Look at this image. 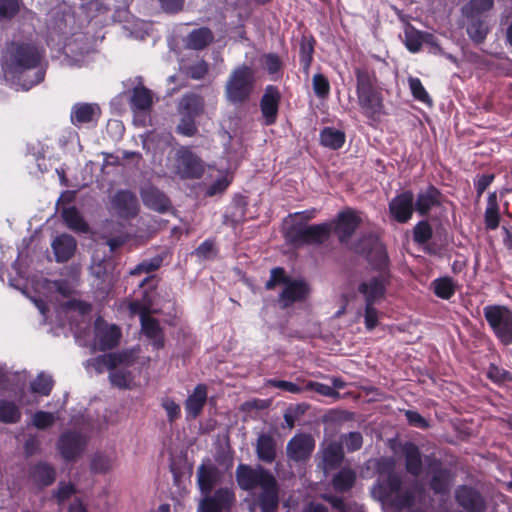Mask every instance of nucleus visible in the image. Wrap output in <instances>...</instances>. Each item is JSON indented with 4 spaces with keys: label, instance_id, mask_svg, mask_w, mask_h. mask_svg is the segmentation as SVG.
<instances>
[{
    "label": "nucleus",
    "instance_id": "nucleus-1",
    "mask_svg": "<svg viewBox=\"0 0 512 512\" xmlns=\"http://www.w3.org/2000/svg\"><path fill=\"white\" fill-rule=\"evenodd\" d=\"M238 486L248 491L261 512H275L279 505V484L261 465L239 464L235 471Z\"/></svg>",
    "mask_w": 512,
    "mask_h": 512
},
{
    "label": "nucleus",
    "instance_id": "nucleus-2",
    "mask_svg": "<svg viewBox=\"0 0 512 512\" xmlns=\"http://www.w3.org/2000/svg\"><path fill=\"white\" fill-rule=\"evenodd\" d=\"M41 52L26 43H11L5 56L4 71L17 79L23 90H29L44 79V71L38 68Z\"/></svg>",
    "mask_w": 512,
    "mask_h": 512
},
{
    "label": "nucleus",
    "instance_id": "nucleus-3",
    "mask_svg": "<svg viewBox=\"0 0 512 512\" xmlns=\"http://www.w3.org/2000/svg\"><path fill=\"white\" fill-rule=\"evenodd\" d=\"M197 479L202 494L205 495L200 502L198 512H223L235 500L234 493L229 488H220L210 495L214 486L221 480V472L214 465H201L197 471Z\"/></svg>",
    "mask_w": 512,
    "mask_h": 512
},
{
    "label": "nucleus",
    "instance_id": "nucleus-4",
    "mask_svg": "<svg viewBox=\"0 0 512 512\" xmlns=\"http://www.w3.org/2000/svg\"><path fill=\"white\" fill-rule=\"evenodd\" d=\"M355 75L358 104L362 113L371 120H379L384 113V104L375 75L362 69H356Z\"/></svg>",
    "mask_w": 512,
    "mask_h": 512
},
{
    "label": "nucleus",
    "instance_id": "nucleus-5",
    "mask_svg": "<svg viewBox=\"0 0 512 512\" xmlns=\"http://www.w3.org/2000/svg\"><path fill=\"white\" fill-rule=\"evenodd\" d=\"M401 479L398 475L390 473L386 480L374 487L372 493L383 504H390L397 510L410 507L416 496H422L424 490L418 484H415L411 491L401 493Z\"/></svg>",
    "mask_w": 512,
    "mask_h": 512
},
{
    "label": "nucleus",
    "instance_id": "nucleus-6",
    "mask_svg": "<svg viewBox=\"0 0 512 512\" xmlns=\"http://www.w3.org/2000/svg\"><path fill=\"white\" fill-rule=\"evenodd\" d=\"M278 284L283 285L279 295V302L283 308L304 300L309 293V288L305 281L287 278L282 268L272 269L270 279L266 282L265 286L267 289H273Z\"/></svg>",
    "mask_w": 512,
    "mask_h": 512
},
{
    "label": "nucleus",
    "instance_id": "nucleus-7",
    "mask_svg": "<svg viewBox=\"0 0 512 512\" xmlns=\"http://www.w3.org/2000/svg\"><path fill=\"white\" fill-rule=\"evenodd\" d=\"M255 83L254 70L246 65L235 68L225 85V96L232 104H241L251 95Z\"/></svg>",
    "mask_w": 512,
    "mask_h": 512
},
{
    "label": "nucleus",
    "instance_id": "nucleus-8",
    "mask_svg": "<svg viewBox=\"0 0 512 512\" xmlns=\"http://www.w3.org/2000/svg\"><path fill=\"white\" fill-rule=\"evenodd\" d=\"M332 230V224L321 223L309 226L293 225L286 230V238L293 244H322Z\"/></svg>",
    "mask_w": 512,
    "mask_h": 512
},
{
    "label": "nucleus",
    "instance_id": "nucleus-9",
    "mask_svg": "<svg viewBox=\"0 0 512 512\" xmlns=\"http://www.w3.org/2000/svg\"><path fill=\"white\" fill-rule=\"evenodd\" d=\"M150 304L133 301L129 304L132 315H139L143 334L152 340L155 349L164 346V338L159 322L149 315Z\"/></svg>",
    "mask_w": 512,
    "mask_h": 512
},
{
    "label": "nucleus",
    "instance_id": "nucleus-10",
    "mask_svg": "<svg viewBox=\"0 0 512 512\" xmlns=\"http://www.w3.org/2000/svg\"><path fill=\"white\" fill-rule=\"evenodd\" d=\"M354 252L365 255L368 261L377 269H382L387 263V253L379 238L370 233L363 236L350 247Z\"/></svg>",
    "mask_w": 512,
    "mask_h": 512
},
{
    "label": "nucleus",
    "instance_id": "nucleus-11",
    "mask_svg": "<svg viewBox=\"0 0 512 512\" xmlns=\"http://www.w3.org/2000/svg\"><path fill=\"white\" fill-rule=\"evenodd\" d=\"M124 362V356L120 354H105L94 360V365L99 372L102 368L110 370L111 383L119 388H126L130 385L132 377L130 372L118 369L117 366Z\"/></svg>",
    "mask_w": 512,
    "mask_h": 512
},
{
    "label": "nucleus",
    "instance_id": "nucleus-12",
    "mask_svg": "<svg viewBox=\"0 0 512 512\" xmlns=\"http://www.w3.org/2000/svg\"><path fill=\"white\" fill-rule=\"evenodd\" d=\"M95 337L93 346L104 351L115 347L120 340L121 331L115 324H108L101 317L95 320Z\"/></svg>",
    "mask_w": 512,
    "mask_h": 512
},
{
    "label": "nucleus",
    "instance_id": "nucleus-13",
    "mask_svg": "<svg viewBox=\"0 0 512 512\" xmlns=\"http://www.w3.org/2000/svg\"><path fill=\"white\" fill-rule=\"evenodd\" d=\"M110 210L125 219L133 218L139 210L136 195L129 190H119L111 197Z\"/></svg>",
    "mask_w": 512,
    "mask_h": 512
},
{
    "label": "nucleus",
    "instance_id": "nucleus-14",
    "mask_svg": "<svg viewBox=\"0 0 512 512\" xmlns=\"http://www.w3.org/2000/svg\"><path fill=\"white\" fill-rule=\"evenodd\" d=\"M414 211V194L410 190L397 194L389 203V212L398 223L408 222Z\"/></svg>",
    "mask_w": 512,
    "mask_h": 512
},
{
    "label": "nucleus",
    "instance_id": "nucleus-15",
    "mask_svg": "<svg viewBox=\"0 0 512 512\" xmlns=\"http://www.w3.org/2000/svg\"><path fill=\"white\" fill-rule=\"evenodd\" d=\"M281 93L276 86H266L260 99V110L265 125L270 126L276 123L279 112Z\"/></svg>",
    "mask_w": 512,
    "mask_h": 512
},
{
    "label": "nucleus",
    "instance_id": "nucleus-16",
    "mask_svg": "<svg viewBox=\"0 0 512 512\" xmlns=\"http://www.w3.org/2000/svg\"><path fill=\"white\" fill-rule=\"evenodd\" d=\"M87 443V437L79 432L68 431L61 435L58 448L65 460H74L81 455Z\"/></svg>",
    "mask_w": 512,
    "mask_h": 512
},
{
    "label": "nucleus",
    "instance_id": "nucleus-17",
    "mask_svg": "<svg viewBox=\"0 0 512 512\" xmlns=\"http://www.w3.org/2000/svg\"><path fill=\"white\" fill-rule=\"evenodd\" d=\"M177 170L182 178H198L203 172L200 159L186 147L178 150Z\"/></svg>",
    "mask_w": 512,
    "mask_h": 512
},
{
    "label": "nucleus",
    "instance_id": "nucleus-18",
    "mask_svg": "<svg viewBox=\"0 0 512 512\" xmlns=\"http://www.w3.org/2000/svg\"><path fill=\"white\" fill-rule=\"evenodd\" d=\"M455 499L459 506L467 512H484L486 503L482 495L474 488L460 486L455 491Z\"/></svg>",
    "mask_w": 512,
    "mask_h": 512
},
{
    "label": "nucleus",
    "instance_id": "nucleus-19",
    "mask_svg": "<svg viewBox=\"0 0 512 512\" xmlns=\"http://www.w3.org/2000/svg\"><path fill=\"white\" fill-rule=\"evenodd\" d=\"M360 221L361 219L358 214L351 209H347L338 214L334 231L341 243L348 244L354 231L359 226Z\"/></svg>",
    "mask_w": 512,
    "mask_h": 512
},
{
    "label": "nucleus",
    "instance_id": "nucleus-20",
    "mask_svg": "<svg viewBox=\"0 0 512 512\" xmlns=\"http://www.w3.org/2000/svg\"><path fill=\"white\" fill-rule=\"evenodd\" d=\"M442 203V194L434 186L429 185L420 189L414 197L415 211L424 216L430 213L434 208H437Z\"/></svg>",
    "mask_w": 512,
    "mask_h": 512
},
{
    "label": "nucleus",
    "instance_id": "nucleus-21",
    "mask_svg": "<svg viewBox=\"0 0 512 512\" xmlns=\"http://www.w3.org/2000/svg\"><path fill=\"white\" fill-rule=\"evenodd\" d=\"M385 278L382 275L364 280L358 287L359 293L364 297L365 304H378L385 296Z\"/></svg>",
    "mask_w": 512,
    "mask_h": 512
},
{
    "label": "nucleus",
    "instance_id": "nucleus-22",
    "mask_svg": "<svg viewBox=\"0 0 512 512\" xmlns=\"http://www.w3.org/2000/svg\"><path fill=\"white\" fill-rule=\"evenodd\" d=\"M315 447L313 438L306 434L295 435L287 444V455L295 461L307 459Z\"/></svg>",
    "mask_w": 512,
    "mask_h": 512
},
{
    "label": "nucleus",
    "instance_id": "nucleus-23",
    "mask_svg": "<svg viewBox=\"0 0 512 512\" xmlns=\"http://www.w3.org/2000/svg\"><path fill=\"white\" fill-rule=\"evenodd\" d=\"M483 313L493 332L512 324V311L505 306L489 305L484 307Z\"/></svg>",
    "mask_w": 512,
    "mask_h": 512
},
{
    "label": "nucleus",
    "instance_id": "nucleus-24",
    "mask_svg": "<svg viewBox=\"0 0 512 512\" xmlns=\"http://www.w3.org/2000/svg\"><path fill=\"white\" fill-rule=\"evenodd\" d=\"M51 247L56 261L62 263L68 261L74 255L77 243L73 236L61 234L53 240Z\"/></svg>",
    "mask_w": 512,
    "mask_h": 512
},
{
    "label": "nucleus",
    "instance_id": "nucleus-25",
    "mask_svg": "<svg viewBox=\"0 0 512 512\" xmlns=\"http://www.w3.org/2000/svg\"><path fill=\"white\" fill-rule=\"evenodd\" d=\"M141 197L146 207L157 212H166L171 207L167 196L155 187L144 188L141 192Z\"/></svg>",
    "mask_w": 512,
    "mask_h": 512
},
{
    "label": "nucleus",
    "instance_id": "nucleus-26",
    "mask_svg": "<svg viewBox=\"0 0 512 512\" xmlns=\"http://www.w3.org/2000/svg\"><path fill=\"white\" fill-rule=\"evenodd\" d=\"M100 116V108L93 103H77L71 109V121L74 125L96 121Z\"/></svg>",
    "mask_w": 512,
    "mask_h": 512
},
{
    "label": "nucleus",
    "instance_id": "nucleus-27",
    "mask_svg": "<svg viewBox=\"0 0 512 512\" xmlns=\"http://www.w3.org/2000/svg\"><path fill=\"white\" fill-rule=\"evenodd\" d=\"M131 109L134 113H146L153 105V93L144 86H136L130 97Z\"/></svg>",
    "mask_w": 512,
    "mask_h": 512
},
{
    "label": "nucleus",
    "instance_id": "nucleus-28",
    "mask_svg": "<svg viewBox=\"0 0 512 512\" xmlns=\"http://www.w3.org/2000/svg\"><path fill=\"white\" fill-rule=\"evenodd\" d=\"M178 112L180 115H187L195 118L202 115L204 112L203 97L195 93H188L184 95L179 101Z\"/></svg>",
    "mask_w": 512,
    "mask_h": 512
},
{
    "label": "nucleus",
    "instance_id": "nucleus-29",
    "mask_svg": "<svg viewBox=\"0 0 512 512\" xmlns=\"http://www.w3.org/2000/svg\"><path fill=\"white\" fill-rule=\"evenodd\" d=\"M207 400V387L199 384L185 401V410L188 417L196 418L202 411Z\"/></svg>",
    "mask_w": 512,
    "mask_h": 512
},
{
    "label": "nucleus",
    "instance_id": "nucleus-30",
    "mask_svg": "<svg viewBox=\"0 0 512 512\" xmlns=\"http://www.w3.org/2000/svg\"><path fill=\"white\" fill-rule=\"evenodd\" d=\"M256 454L260 461L272 463L276 458V442L272 435L262 433L256 441Z\"/></svg>",
    "mask_w": 512,
    "mask_h": 512
},
{
    "label": "nucleus",
    "instance_id": "nucleus-31",
    "mask_svg": "<svg viewBox=\"0 0 512 512\" xmlns=\"http://www.w3.org/2000/svg\"><path fill=\"white\" fill-rule=\"evenodd\" d=\"M116 461V453L112 450L96 452L91 458L90 468L94 473L104 474L113 469Z\"/></svg>",
    "mask_w": 512,
    "mask_h": 512
},
{
    "label": "nucleus",
    "instance_id": "nucleus-32",
    "mask_svg": "<svg viewBox=\"0 0 512 512\" xmlns=\"http://www.w3.org/2000/svg\"><path fill=\"white\" fill-rule=\"evenodd\" d=\"M260 67L267 72L270 79L277 81L283 75V61L276 53H265L259 57Z\"/></svg>",
    "mask_w": 512,
    "mask_h": 512
},
{
    "label": "nucleus",
    "instance_id": "nucleus-33",
    "mask_svg": "<svg viewBox=\"0 0 512 512\" xmlns=\"http://www.w3.org/2000/svg\"><path fill=\"white\" fill-rule=\"evenodd\" d=\"M83 37L76 38L74 41L69 42L65 46V61L69 66H82L85 63L86 57L89 55L88 47H79L78 42H81Z\"/></svg>",
    "mask_w": 512,
    "mask_h": 512
},
{
    "label": "nucleus",
    "instance_id": "nucleus-34",
    "mask_svg": "<svg viewBox=\"0 0 512 512\" xmlns=\"http://www.w3.org/2000/svg\"><path fill=\"white\" fill-rule=\"evenodd\" d=\"M402 451L405 456L407 471L414 476H418L422 471V459L419 448L414 443L406 442L403 445Z\"/></svg>",
    "mask_w": 512,
    "mask_h": 512
},
{
    "label": "nucleus",
    "instance_id": "nucleus-35",
    "mask_svg": "<svg viewBox=\"0 0 512 512\" xmlns=\"http://www.w3.org/2000/svg\"><path fill=\"white\" fill-rule=\"evenodd\" d=\"M323 468L325 472L335 468L343 459L342 445L338 442H330L323 449Z\"/></svg>",
    "mask_w": 512,
    "mask_h": 512
},
{
    "label": "nucleus",
    "instance_id": "nucleus-36",
    "mask_svg": "<svg viewBox=\"0 0 512 512\" xmlns=\"http://www.w3.org/2000/svg\"><path fill=\"white\" fill-rule=\"evenodd\" d=\"M214 39L213 33L208 28H198L187 36V46L191 49L201 50L208 46Z\"/></svg>",
    "mask_w": 512,
    "mask_h": 512
},
{
    "label": "nucleus",
    "instance_id": "nucleus-37",
    "mask_svg": "<svg viewBox=\"0 0 512 512\" xmlns=\"http://www.w3.org/2000/svg\"><path fill=\"white\" fill-rule=\"evenodd\" d=\"M484 220L488 230H495L499 226L500 214L496 192H492L488 195Z\"/></svg>",
    "mask_w": 512,
    "mask_h": 512
},
{
    "label": "nucleus",
    "instance_id": "nucleus-38",
    "mask_svg": "<svg viewBox=\"0 0 512 512\" xmlns=\"http://www.w3.org/2000/svg\"><path fill=\"white\" fill-rule=\"evenodd\" d=\"M320 142L325 147L337 150L343 146L345 134L338 129L326 127L320 133Z\"/></svg>",
    "mask_w": 512,
    "mask_h": 512
},
{
    "label": "nucleus",
    "instance_id": "nucleus-39",
    "mask_svg": "<svg viewBox=\"0 0 512 512\" xmlns=\"http://www.w3.org/2000/svg\"><path fill=\"white\" fill-rule=\"evenodd\" d=\"M62 217L66 225L77 232H87L88 225L84 221L80 212L75 207H67L62 212Z\"/></svg>",
    "mask_w": 512,
    "mask_h": 512
},
{
    "label": "nucleus",
    "instance_id": "nucleus-40",
    "mask_svg": "<svg viewBox=\"0 0 512 512\" xmlns=\"http://www.w3.org/2000/svg\"><path fill=\"white\" fill-rule=\"evenodd\" d=\"M21 418L20 408L12 401L0 400V422L13 424Z\"/></svg>",
    "mask_w": 512,
    "mask_h": 512
},
{
    "label": "nucleus",
    "instance_id": "nucleus-41",
    "mask_svg": "<svg viewBox=\"0 0 512 512\" xmlns=\"http://www.w3.org/2000/svg\"><path fill=\"white\" fill-rule=\"evenodd\" d=\"M452 479L450 472L446 469H438L434 472L430 486L437 494H444L449 490Z\"/></svg>",
    "mask_w": 512,
    "mask_h": 512
},
{
    "label": "nucleus",
    "instance_id": "nucleus-42",
    "mask_svg": "<svg viewBox=\"0 0 512 512\" xmlns=\"http://www.w3.org/2000/svg\"><path fill=\"white\" fill-rule=\"evenodd\" d=\"M432 287L436 296L442 299H450L456 290V284L450 277H442L432 282Z\"/></svg>",
    "mask_w": 512,
    "mask_h": 512
},
{
    "label": "nucleus",
    "instance_id": "nucleus-43",
    "mask_svg": "<svg viewBox=\"0 0 512 512\" xmlns=\"http://www.w3.org/2000/svg\"><path fill=\"white\" fill-rule=\"evenodd\" d=\"M404 44L411 53H417L423 45V32L408 25L404 30Z\"/></svg>",
    "mask_w": 512,
    "mask_h": 512
},
{
    "label": "nucleus",
    "instance_id": "nucleus-44",
    "mask_svg": "<svg viewBox=\"0 0 512 512\" xmlns=\"http://www.w3.org/2000/svg\"><path fill=\"white\" fill-rule=\"evenodd\" d=\"M32 476L41 485L48 486L55 480V470L46 463H39L34 466Z\"/></svg>",
    "mask_w": 512,
    "mask_h": 512
},
{
    "label": "nucleus",
    "instance_id": "nucleus-45",
    "mask_svg": "<svg viewBox=\"0 0 512 512\" xmlns=\"http://www.w3.org/2000/svg\"><path fill=\"white\" fill-rule=\"evenodd\" d=\"M356 479V474L351 469L340 470L333 478L335 490L344 492L352 488Z\"/></svg>",
    "mask_w": 512,
    "mask_h": 512
},
{
    "label": "nucleus",
    "instance_id": "nucleus-46",
    "mask_svg": "<svg viewBox=\"0 0 512 512\" xmlns=\"http://www.w3.org/2000/svg\"><path fill=\"white\" fill-rule=\"evenodd\" d=\"M54 381L52 376L41 372L31 382V390L33 393L40 394L42 396H48L53 388Z\"/></svg>",
    "mask_w": 512,
    "mask_h": 512
},
{
    "label": "nucleus",
    "instance_id": "nucleus-47",
    "mask_svg": "<svg viewBox=\"0 0 512 512\" xmlns=\"http://www.w3.org/2000/svg\"><path fill=\"white\" fill-rule=\"evenodd\" d=\"M494 5V0H471L463 7V14L468 18H474L489 11Z\"/></svg>",
    "mask_w": 512,
    "mask_h": 512
},
{
    "label": "nucleus",
    "instance_id": "nucleus-48",
    "mask_svg": "<svg viewBox=\"0 0 512 512\" xmlns=\"http://www.w3.org/2000/svg\"><path fill=\"white\" fill-rule=\"evenodd\" d=\"M432 234V227L427 221H420L413 230L414 241L419 244L427 243L431 239Z\"/></svg>",
    "mask_w": 512,
    "mask_h": 512
},
{
    "label": "nucleus",
    "instance_id": "nucleus-49",
    "mask_svg": "<svg viewBox=\"0 0 512 512\" xmlns=\"http://www.w3.org/2000/svg\"><path fill=\"white\" fill-rule=\"evenodd\" d=\"M312 86L318 98H326L330 93V83L323 74H315L312 79Z\"/></svg>",
    "mask_w": 512,
    "mask_h": 512
},
{
    "label": "nucleus",
    "instance_id": "nucleus-50",
    "mask_svg": "<svg viewBox=\"0 0 512 512\" xmlns=\"http://www.w3.org/2000/svg\"><path fill=\"white\" fill-rule=\"evenodd\" d=\"M408 83L412 95L414 96L415 99L423 103H431V99L419 78L409 77Z\"/></svg>",
    "mask_w": 512,
    "mask_h": 512
},
{
    "label": "nucleus",
    "instance_id": "nucleus-51",
    "mask_svg": "<svg viewBox=\"0 0 512 512\" xmlns=\"http://www.w3.org/2000/svg\"><path fill=\"white\" fill-rule=\"evenodd\" d=\"M161 263L162 258L158 256L148 260H143L130 271V275H141L143 273H151L159 269Z\"/></svg>",
    "mask_w": 512,
    "mask_h": 512
},
{
    "label": "nucleus",
    "instance_id": "nucleus-52",
    "mask_svg": "<svg viewBox=\"0 0 512 512\" xmlns=\"http://www.w3.org/2000/svg\"><path fill=\"white\" fill-rule=\"evenodd\" d=\"M313 45L310 42H302L300 45V64L306 76L309 75V68L313 59Z\"/></svg>",
    "mask_w": 512,
    "mask_h": 512
},
{
    "label": "nucleus",
    "instance_id": "nucleus-53",
    "mask_svg": "<svg viewBox=\"0 0 512 512\" xmlns=\"http://www.w3.org/2000/svg\"><path fill=\"white\" fill-rule=\"evenodd\" d=\"M487 28L481 21H474L467 27L469 37L476 43H481L487 36Z\"/></svg>",
    "mask_w": 512,
    "mask_h": 512
},
{
    "label": "nucleus",
    "instance_id": "nucleus-54",
    "mask_svg": "<svg viewBox=\"0 0 512 512\" xmlns=\"http://www.w3.org/2000/svg\"><path fill=\"white\" fill-rule=\"evenodd\" d=\"M487 376L497 383H505L512 380V374L508 370L494 364L489 366Z\"/></svg>",
    "mask_w": 512,
    "mask_h": 512
},
{
    "label": "nucleus",
    "instance_id": "nucleus-55",
    "mask_svg": "<svg viewBox=\"0 0 512 512\" xmlns=\"http://www.w3.org/2000/svg\"><path fill=\"white\" fill-rule=\"evenodd\" d=\"M342 443L348 451L353 452L359 450L363 444V437L359 432H349L343 435Z\"/></svg>",
    "mask_w": 512,
    "mask_h": 512
},
{
    "label": "nucleus",
    "instance_id": "nucleus-56",
    "mask_svg": "<svg viewBox=\"0 0 512 512\" xmlns=\"http://www.w3.org/2000/svg\"><path fill=\"white\" fill-rule=\"evenodd\" d=\"M55 419L53 413L38 411L34 414L32 423L38 429H45L51 426L55 422Z\"/></svg>",
    "mask_w": 512,
    "mask_h": 512
},
{
    "label": "nucleus",
    "instance_id": "nucleus-57",
    "mask_svg": "<svg viewBox=\"0 0 512 512\" xmlns=\"http://www.w3.org/2000/svg\"><path fill=\"white\" fill-rule=\"evenodd\" d=\"M177 131L184 136H193L197 131V127L195 125V117L181 115V120L177 126Z\"/></svg>",
    "mask_w": 512,
    "mask_h": 512
},
{
    "label": "nucleus",
    "instance_id": "nucleus-58",
    "mask_svg": "<svg viewBox=\"0 0 512 512\" xmlns=\"http://www.w3.org/2000/svg\"><path fill=\"white\" fill-rule=\"evenodd\" d=\"M305 407L302 405H294L287 408L284 413V421L289 429H292L295 426V422L298 418L304 414Z\"/></svg>",
    "mask_w": 512,
    "mask_h": 512
},
{
    "label": "nucleus",
    "instance_id": "nucleus-59",
    "mask_svg": "<svg viewBox=\"0 0 512 512\" xmlns=\"http://www.w3.org/2000/svg\"><path fill=\"white\" fill-rule=\"evenodd\" d=\"M18 11V0H0V18H12Z\"/></svg>",
    "mask_w": 512,
    "mask_h": 512
},
{
    "label": "nucleus",
    "instance_id": "nucleus-60",
    "mask_svg": "<svg viewBox=\"0 0 512 512\" xmlns=\"http://www.w3.org/2000/svg\"><path fill=\"white\" fill-rule=\"evenodd\" d=\"M379 312L373 304H365L364 322L368 330L374 329L378 324Z\"/></svg>",
    "mask_w": 512,
    "mask_h": 512
},
{
    "label": "nucleus",
    "instance_id": "nucleus-61",
    "mask_svg": "<svg viewBox=\"0 0 512 512\" xmlns=\"http://www.w3.org/2000/svg\"><path fill=\"white\" fill-rule=\"evenodd\" d=\"M162 407L165 409L167 413L168 420L170 422H174L181 415L180 406L172 399L165 398L162 400Z\"/></svg>",
    "mask_w": 512,
    "mask_h": 512
},
{
    "label": "nucleus",
    "instance_id": "nucleus-62",
    "mask_svg": "<svg viewBox=\"0 0 512 512\" xmlns=\"http://www.w3.org/2000/svg\"><path fill=\"white\" fill-rule=\"evenodd\" d=\"M267 384L292 394H298L302 391V388L296 383L285 380L270 379L267 381Z\"/></svg>",
    "mask_w": 512,
    "mask_h": 512
},
{
    "label": "nucleus",
    "instance_id": "nucleus-63",
    "mask_svg": "<svg viewBox=\"0 0 512 512\" xmlns=\"http://www.w3.org/2000/svg\"><path fill=\"white\" fill-rule=\"evenodd\" d=\"M493 180V174H483L475 179L474 186L476 189L477 199L483 195L484 191L491 185Z\"/></svg>",
    "mask_w": 512,
    "mask_h": 512
},
{
    "label": "nucleus",
    "instance_id": "nucleus-64",
    "mask_svg": "<svg viewBox=\"0 0 512 512\" xmlns=\"http://www.w3.org/2000/svg\"><path fill=\"white\" fill-rule=\"evenodd\" d=\"M208 72V64L200 60L188 68V74L191 78L199 80L202 79Z\"/></svg>",
    "mask_w": 512,
    "mask_h": 512
}]
</instances>
